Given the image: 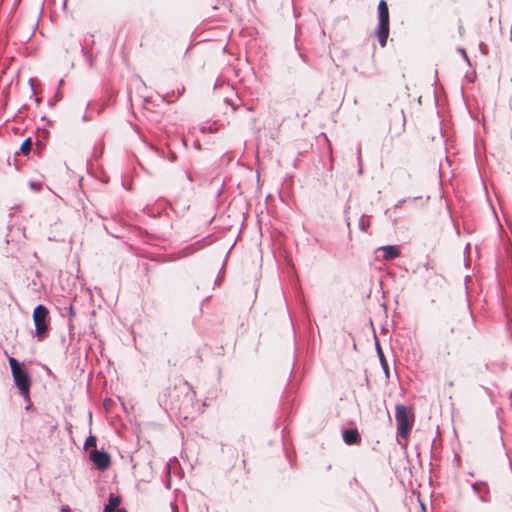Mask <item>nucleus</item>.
I'll use <instances>...</instances> for the list:
<instances>
[{
    "instance_id": "obj_1",
    "label": "nucleus",
    "mask_w": 512,
    "mask_h": 512,
    "mask_svg": "<svg viewBox=\"0 0 512 512\" xmlns=\"http://www.w3.org/2000/svg\"><path fill=\"white\" fill-rule=\"evenodd\" d=\"M8 363L11 369V374L13 378L14 385L17 387L19 394L24 398V400L28 401V405L26 409H29L31 406L30 402V389H31V376L25 368L23 362H20L14 357L8 356Z\"/></svg>"
},
{
    "instance_id": "obj_2",
    "label": "nucleus",
    "mask_w": 512,
    "mask_h": 512,
    "mask_svg": "<svg viewBox=\"0 0 512 512\" xmlns=\"http://www.w3.org/2000/svg\"><path fill=\"white\" fill-rule=\"evenodd\" d=\"M378 25L375 30V36L381 47H385L390 31L389 8L385 0H380L377 6Z\"/></svg>"
},
{
    "instance_id": "obj_3",
    "label": "nucleus",
    "mask_w": 512,
    "mask_h": 512,
    "mask_svg": "<svg viewBox=\"0 0 512 512\" xmlns=\"http://www.w3.org/2000/svg\"><path fill=\"white\" fill-rule=\"evenodd\" d=\"M395 419L399 438L406 440L412 428V421L407 407L397 404L395 407Z\"/></svg>"
},
{
    "instance_id": "obj_4",
    "label": "nucleus",
    "mask_w": 512,
    "mask_h": 512,
    "mask_svg": "<svg viewBox=\"0 0 512 512\" xmlns=\"http://www.w3.org/2000/svg\"><path fill=\"white\" fill-rule=\"evenodd\" d=\"M48 317L49 310L43 304H38L33 310V321L35 326V333L38 336L39 340L42 339V335H44L48 331Z\"/></svg>"
},
{
    "instance_id": "obj_5",
    "label": "nucleus",
    "mask_w": 512,
    "mask_h": 512,
    "mask_svg": "<svg viewBox=\"0 0 512 512\" xmlns=\"http://www.w3.org/2000/svg\"><path fill=\"white\" fill-rule=\"evenodd\" d=\"M89 458L95 467L100 471H105L111 463V458L108 452L101 449H94L90 452Z\"/></svg>"
},
{
    "instance_id": "obj_6",
    "label": "nucleus",
    "mask_w": 512,
    "mask_h": 512,
    "mask_svg": "<svg viewBox=\"0 0 512 512\" xmlns=\"http://www.w3.org/2000/svg\"><path fill=\"white\" fill-rule=\"evenodd\" d=\"M342 437L347 445H357L361 442L360 433L356 428L344 429Z\"/></svg>"
},
{
    "instance_id": "obj_7",
    "label": "nucleus",
    "mask_w": 512,
    "mask_h": 512,
    "mask_svg": "<svg viewBox=\"0 0 512 512\" xmlns=\"http://www.w3.org/2000/svg\"><path fill=\"white\" fill-rule=\"evenodd\" d=\"M32 144H33V143H32V139H31V137H28V138H26V139L22 142V144H21V146H20V148H19V151H16V152H15L13 160H14V166H15V168H16L17 170H19V169H20V167H21V165L18 163L17 155H18L19 153H22L23 155H28V154L30 153V151H31Z\"/></svg>"
},
{
    "instance_id": "obj_8",
    "label": "nucleus",
    "mask_w": 512,
    "mask_h": 512,
    "mask_svg": "<svg viewBox=\"0 0 512 512\" xmlns=\"http://www.w3.org/2000/svg\"><path fill=\"white\" fill-rule=\"evenodd\" d=\"M380 249L383 252L382 257L384 260H392L400 255V249L396 245H386L380 247Z\"/></svg>"
},
{
    "instance_id": "obj_9",
    "label": "nucleus",
    "mask_w": 512,
    "mask_h": 512,
    "mask_svg": "<svg viewBox=\"0 0 512 512\" xmlns=\"http://www.w3.org/2000/svg\"><path fill=\"white\" fill-rule=\"evenodd\" d=\"M120 503L121 498L111 493L108 498V503L104 506L103 512H116V510H120L121 508H118Z\"/></svg>"
},
{
    "instance_id": "obj_10",
    "label": "nucleus",
    "mask_w": 512,
    "mask_h": 512,
    "mask_svg": "<svg viewBox=\"0 0 512 512\" xmlns=\"http://www.w3.org/2000/svg\"><path fill=\"white\" fill-rule=\"evenodd\" d=\"M150 149L160 158L166 159L169 162H174L177 159V155L174 152H169L166 154V152L163 149L157 148L153 145L150 146Z\"/></svg>"
},
{
    "instance_id": "obj_11",
    "label": "nucleus",
    "mask_w": 512,
    "mask_h": 512,
    "mask_svg": "<svg viewBox=\"0 0 512 512\" xmlns=\"http://www.w3.org/2000/svg\"><path fill=\"white\" fill-rule=\"evenodd\" d=\"M376 350H377V354H378V358H379L381 367H382L386 377L388 378L389 377V365H388L385 355H384L378 342H376Z\"/></svg>"
},
{
    "instance_id": "obj_12",
    "label": "nucleus",
    "mask_w": 512,
    "mask_h": 512,
    "mask_svg": "<svg viewBox=\"0 0 512 512\" xmlns=\"http://www.w3.org/2000/svg\"><path fill=\"white\" fill-rule=\"evenodd\" d=\"M212 7L213 9L215 10H227V11H231L232 10V3L230 0H213L212 1Z\"/></svg>"
},
{
    "instance_id": "obj_13",
    "label": "nucleus",
    "mask_w": 512,
    "mask_h": 512,
    "mask_svg": "<svg viewBox=\"0 0 512 512\" xmlns=\"http://www.w3.org/2000/svg\"><path fill=\"white\" fill-rule=\"evenodd\" d=\"M438 172H439V184H440V198L444 199L446 208L448 209V198L445 197V193L443 190V175H442V171H441V165H439V167H438Z\"/></svg>"
},
{
    "instance_id": "obj_14",
    "label": "nucleus",
    "mask_w": 512,
    "mask_h": 512,
    "mask_svg": "<svg viewBox=\"0 0 512 512\" xmlns=\"http://www.w3.org/2000/svg\"><path fill=\"white\" fill-rule=\"evenodd\" d=\"M370 226L369 220H367V215L363 214L359 219V229L363 232H367Z\"/></svg>"
},
{
    "instance_id": "obj_15",
    "label": "nucleus",
    "mask_w": 512,
    "mask_h": 512,
    "mask_svg": "<svg viewBox=\"0 0 512 512\" xmlns=\"http://www.w3.org/2000/svg\"><path fill=\"white\" fill-rule=\"evenodd\" d=\"M184 90H185V88H184V86H182L181 88H179L177 90V92L172 91L171 95L169 93H167L165 96H163V100L169 103V102H171V100H170L171 96L178 98L184 93Z\"/></svg>"
},
{
    "instance_id": "obj_16",
    "label": "nucleus",
    "mask_w": 512,
    "mask_h": 512,
    "mask_svg": "<svg viewBox=\"0 0 512 512\" xmlns=\"http://www.w3.org/2000/svg\"><path fill=\"white\" fill-rule=\"evenodd\" d=\"M97 438L94 435H89L84 442V449L87 450L90 447H96Z\"/></svg>"
},
{
    "instance_id": "obj_17",
    "label": "nucleus",
    "mask_w": 512,
    "mask_h": 512,
    "mask_svg": "<svg viewBox=\"0 0 512 512\" xmlns=\"http://www.w3.org/2000/svg\"><path fill=\"white\" fill-rule=\"evenodd\" d=\"M81 53L83 54L84 58L86 59L87 64L89 67L93 66V58L92 55L86 50L85 46H81Z\"/></svg>"
},
{
    "instance_id": "obj_18",
    "label": "nucleus",
    "mask_w": 512,
    "mask_h": 512,
    "mask_svg": "<svg viewBox=\"0 0 512 512\" xmlns=\"http://www.w3.org/2000/svg\"><path fill=\"white\" fill-rule=\"evenodd\" d=\"M357 161H358V173L359 174H362L363 173V167H362V159H361V147L358 146L357 148Z\"/></svg>"
},
{
    "instance_id": "obj_19",
    "label": "nucleus",
    "mask_w": 512,
    "mask_h": 512,
    "mask_svg": "<svg viewBox=\"0 0 512 512\" xmlns=\"http://www.w3.org/2000/svg\"><path fill=\"white\" fill-rule=\"evenodd\" d=\"M64 310L66 311V313H67V315H68L70 320L75 317V311H74V308H73L72 304H69L68 306H66L64 308Z\"/></svg>"
},
{
    "instance_id": "obj_20",
    "label": "nucleus",
    "mask_w": 512,
    "mask_h": 512,
    "mask_svg": "<svg viewBox=\"0 0 512 512\" xmlns=\"http://www.w3.org/2000/svg\"><path fill=\"white\" fill-rule=\"evenodd\" d=\"M194 246H195V244L190 245V246H187L186 248H184V249L181 251V253L183 254V256H187V255H189V254L193 253V252L195 251Z\"/></svg>"
},
{
    "instance_id": "obj_21",
    "label": "nucleus",
    "mask_w": 512,
    "mask_h": 512,
    "mask_svg": "<svg viewBox=\"0 0 512 512\" xmlns=\"http://www.w3.org/2000/svg\"><path fill=\"white\" fill-rule=\"evenodd\" d=\"M445 161L448 163V139H444Z\"/></svg>"
},
{
    "instance_id": "obj_22",
    "label": "nucleus",
    "mask_w": 512,
    "mask_h": 512,
    "mask_svg": "<svg viewBox=\"0 0 512 512\" xmlns=\"http://www.w3.org/2000/svg\"><path fill=\"white\" fill-rule=\"evenodd\" d=\"M200 131H201V133L206 134V133H211L213 130L211 127L201 126Z\"/></svg>"
},
{
    "instance_id": "obj_23",
    "label": "nucleus",
    "mask_w": 512,
    "mask_h": 512,
    "mask_svg": "<svg viewBox=\"0 0 512 512\" xmlns=\"http://www.w3.org/2000/svg\"><path fill=\"white\" fill-rule=\"evenodd\" d=\"M194 148H195L196 150H201V149H202V146H201V143H200V141H199V140H196V141L194 142Z\"/></svg>"
},
{
    "instance_id": "obj_24",
    "label": "nucleus",
    "mask_w": 512,
    "mask_h": 512,
    "mask_svg": "<svg viewBox=\"0 0 512 512\" xmlns=\"http://www.w3.org/2000/svg\"><path fill=\"white\" fill-rule=\"evenodd\" d=\"M405 202H406V200H405V199H401V200H399V201L395 204V206H394V207H395V208H399V207H401Z\"/></svg>"
},
{
    "instance_id": "obj_25",
    "label": "nucleus",
    "mask_w": 512,
    "mask_h": 512,
    "mask_svg": "<svg viewBox=\"0 0 512 512\" xmlns=\"http://www.w3.org/2000/svg\"><path fill=\"white\" fill-rule=\"evenodd\" d=\"M185 175H186V178H187V180H188L189 182H193V180H194V179H193V176H192V174H191L190 172H188V171H187V172L185 173Z\"/></svg>"
},
{
    "instance_id": "obj_26",
    "label": "nucleus",
    "mask_w": 512,
    "mask_h": 512,
    "mask_svg": "<svg viewBox=\"0 0 512 512\" xmlns=\"http://www.w3.org/2000/svg\"><path fill=\"white\" fill-rule=\"evenodd\" d=\"M89 40H91V42L93 43V35L92 34L91 35H87L85 37V39H84L85 44H87Z\"/></svg>"
},
{
    "instance_id": "obj_27",
    "label": "nucleus",
    "mask_w": 512,
    "mask_h": 512,
    "mask_svg": "<svg viewBox=\"0 0 512 512\" xmlns=\"http://www.w3.org/2000/svg\"><path fill=\"white\" fill-rule=\"evenodd\" d=\"M165 487H166L167 489H170V488H171V479H170V477L165 481Z\"/></svg>"
},
{
    "instance_id": "obj_28",
    "label": "nucleus",
    "mask_w": 512,
    "mask_h": 512,
    "mask_svg": "<svg viewBox=\"0 0 512 512\" xmlns=\"http://www.w3.org/2000/svg\"><path fill=\"white\" fill-rule=\"evenodd\" d=\"M299 57L304 61L307 62V56L301 52H299Z\"/></svg>"
},
{
    "instance_id": "obj_29",
    "label": "nucleus",
    "mask_w": 512,
    "mask_h": 512,
    "mask_svg": "<svg viewBox=\"0 0 512 512\" xmlns=\"http://www.w3.org/2000/svg\"><path fill=\"white\" fill-rule=\"evenodd\" d=\"M91 119H92V118H91L87 113H85V114L83 115V121L87 122V121H89V120H91Z\"/></svg>"
},
{
    "instance_id": "obj_30",
    "label": "nucleus",
    "mask_w": 512,
    "mask_h": 512,
    "mask_svg": "<svg viewBox=\"0 0 512 512\" xmlns=\"http://www.w3.org/2000/svg\"><path fill=\"white\" fill-rule=\"evenodd\" d=\"M423 269L426 270V272H429L430 269H432L430 266H429V263H426L422 266Z\"/></svg>"
},
{
    "instance_id": "obj_31",
    "label": "nucleus",
    "mask_w": 512,
    "mask_h": 512,
    "mask_svg": "<svg viewBox=\"0 0 512 512\" xmlns=\"http://www.w3.org/2000/svg\"><path fill=\"white\" fill-rule=\"evenodd\" d=\"M61 512H71V510L68 506H62Z\"/></svg>"
},
{
    "instance_id": "obj_32",
    "label": "nucleus",
    "mask_w": 512,
    "mask_h": 512,
    "mask_svg": "<svg viewBox=\"0 0 512 512\" xmlns=\"http://www.w3.org/2000/svg\"><path fill=\"white\" fill-rule=\"evenodd\" d=\"M222 278H223V274H221V272H220V273L218 274V276H217V279H216L215 283H216V284H218V283H219V281H221V279H222Z\"/></svg>"
},
{
    "instance_id": "obj_33",
    "label": "nucleus",
    "mask_w": 512,
    "mask_h": 512,
    "mask_svg": "<svg viewBox=\"0 0 512 512\" xmlns=\"http://www.w3.org/2000/svg\"><path fill=\"white\" fill-rule=\"evenodd\" d=\"M56 98H57V100H60L62 98V94H61L60 90L57 91Z\"/></svg>"
},
{
    "instance_id": "obj_34",
    "label": "nucleus",
    "mask_w": 512,
    "mask_h": 512,
    "mask_svg": "<svg viewBox=\"0 0 512 512\" xmlns=\"http://www.w3.org/2000/svg\"><path fill=\"white\" fill-rule=\"evenodd\" d=\"M165 470L167 471L168 476L170 475V465L167 463L165 465Z\"/></svg>"
},
{
    "instance_id": "obj_35",
    "label": "nucleus",
    "mask_w": 512,
    "mask_h": 512,
    "mask_svg": "<svg viewBox=\"0 0 512 512\" xmlns=\"http://www.w3.org/2000/svg\"><path fill=\"white\" fill-rule=\"evenodd\" d=\"M459 33H460V35H463L465 33L464 28L461 26L459 27Z\"/></svg>"
},
{
    "instance_id": "obj_36",
    "label": "nucleus",
    "mask_w": 512,
    "mask_h": 512,
    "mask_svg": "<svg viewBox=\"0 0 512 512\" xmlns=\"http://www.w3.org/2000/svg\"><path fill=\"white\" fill-rule=\"evenodd\" d=\"M329 159H330V162H332V155H331V154H330V156H329ZM329 169H330V170L332 169V163H330V167H329Z\"/></svg>"
},
{
    "instance_id": "obj_37",
    "label": "nucleus",
    "mask_w": 512,
    "mask_h": 512,
    "mask_svg": "<svg viewBox=\"0 0 512 512\" xmlns=\"http://www.w3.org/2000/svg\"><path fill=\"white\" fill-rule=\"evenodd\" d=\"M30 186H31V188H35L36 183H35V182H33V181H31V182H30Z\"/></svg>"
},
{
    "instance_id": "obj_38",
    "label": "nucleus",
    "mask_w": 512,
    "mask_h": 512,
    "mask_svg": "<svg viewBox=\"0 0 512 512\" xmlns=\"http://www.w3.org/2000/svg\"><path fill=\"white\" fill-rule=\"evenodd\" d=\"M295 48H296L297 50L299 49V47H298V45H297V36L295 37Z\"/></svg>"
},
{
    "instance_id": "obj_39",
    "label": "nucleus",
    "mask_w": 512,
    "mask_h": 512,
    "mask_svg": "<svg viewBox=\"0 0 512 512\" xmlns=\"http://www.w3.org/2000/svg\"><path fill=\"white\" fill-rule=\"evenodd\" d=\"M116 512H127V510L124 508H121L120 510H116Z\"/></svg>"
},
{
    "instance_id": "obj_40",
    "label": "nucleus",
    "mask_w": 512,
    "mask_h": 512,
    "mask_svg": "<svg viewBox=\"0 0 512 512\" xmlns=\"http://www.w3.org/2000/svg\"><path fill=\"white\" fill-rule=\"evenodd\" d=\"M467 320H468L469 323L471 322V317H470L469 313H467Z\"/></svg>"
},
{
    "instance_id": "obj_41",
    "label": "nucleus",
    "mask_w": 512,
    "mask_h": 512,
    "mask_svg": "<svg viewBox=\"0 0 512 512\" xmlns=\"http://www.w3.org/2000/svg\"><path fill=\"white\" fill-rule=\"evenodd\" d=\"M103 110V105L98 108V114Z\"/></svg>"
},
{
    "instance_id": "obj_42",
    "label": "nucleus",
    "mask_w": 512,
    "mask_h": 512,
    "mask_svg": "<svg viewBox=\"0 0 512 512\" xmlns=\"http://www.w3.org/2000/svg\"><path fill=\"white\" fill-rule=\"evenodd\" d=\"M440 132H441V136L444 138V131L442 128L440 129Z\"/></svg>"
},
{
    "instance_id": "obj_43",
    "label": "nucleus",
    "mask_w": 512,
    "mask_h": 512,
    "mask_svg": "<svg viewBox=\"0 0 512 512\" xmlns=\"http://www.w3.org/2000/svg\"><path fill=\"white\" fill-rule=\"evenodd\" d=\"M63 82H64V80H63V79H61V80L59 81V86L63 85Z\"/></svg>"
},
{
    "instance_id": "obj_44",
    "label": "nucleus",
    "mask_w": 512,
    "mask_h": 512,
    "mask_svg": "<svg viewBox=\"0 0 512 512\" xmlns=\"http://www.w3.org/2000/svg\"><path fill=\"white\" fill-rule=\"evenodd\" d=\"M7 161H8V164L10 165L11 164L10 157L7 158Z\"/></svg>"
},
{
    "instance_id": "obj_45",
    "label": "nucleus",
    "mask_w": 512,
    "mask_h": 512,
    "mask_svg": "<svg viewBox=\"0 0 512 512\" xmlns=\"http://www.w3.org/2000/svg\"><path fill=\"white\" fill-rule=\"evenodd\" d=\"M173 512H177V510H176V509H173Z\"/></svg>"
}]
</instances>
